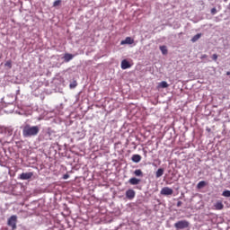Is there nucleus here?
Returning a JSON list of instances; mask_svg holds the SVG:
<instances>
[{
  "instance_id": "obj_1",
  "label": "nucleus",
  "mask_w": 230,
  "mask_h": 230,
  "mask_svg": "<svg viewBox=\"0 0 230 230\" xmlns=\"http://www.w3.org/2000/svg\"><path fill=\"white\" fill-rule=\"evenodd\" d=\"M39 132H40V128L39 126L26 124L22 128L23 137H35V136H39Z\"/></svg>"
},
{
  "instance_id": "obj_2",
  "label": "nucleus",
  "mask_w": 230,
  "mask_h": 230,
  "mask_svg": "<svg viewBox=\"0 0 230 230\" xmlns=\"http://www.w3.org/2000/svg\"><path fill=\"white\" fill-rule=\"evenodd\" d=\"M175 229H188L190 223L187 220H181L174 224Z\"/></svg>"
},
{
  "instance_id": "obj_3",
  "label": "nucleus",
  "mask_w": 230,
  "mask_h": 230,
  "mask_svg": "<svg viewBox=\"0 0 230 230\" xmlns=\"http://www.w3.org/2000/svg\"><path fill=\"white\" fill-rule=\"evenodd\" d=\"M9 227H12L13 230L17 229V216H11L7 221Z\"/></svg>"
},
{
  "instance_id": "obj_4",
  "label": "nucleus",
  "mask_w": 230,
  "mask_h": 230,
  "mask_svg": "<svg viewBox=\"0 0 230 230\" xmlns=\"http://www.w3.org/2000/svg\"><path fill=\"white\" fill-rule=\"evenodd\" d=\"M160 193L162 195H164V196H168V195H173V189L170 188V187H164Z\"/></svg>"
},
{
  "instance_id": "obj_5",
  "label": "nucleus",
  "mask_w": 230,
  "mask_h": 230,
  "mask_svg": "<svg viewBox=\"0 0 230 230\" xmlns=\"http://www.w3.org/2000/svg\"><path fill=\"white\" fill-rule=\"evenodd\" d=\"M33 177V172H22L20 174L19 179L21 181H28V179H31Z\"/></svg>"
},
{
  "instance_id": "obj_6",
  "label": "nucleus",
  "mask_w": 230,
  "mask_h": 230,
  "mask_svg": "<svg viewBox=\"0 0 230 230\" xmlns=\"http://www.w3.org/2000/svg\"><path fill=\"white\" fill-rule=\"evenodd\" d=\"M126 197H127V199H128V200H132L133 199L136 198V191L132 189H128L126 191Z\"/></svg>"
},
{
  "instance_id": "obj_7",
  "label": "nucleus",
  "mask_w": 230,
  "mask_h": 230,
  "mask_svg": "<svg viewBox=\"0 0 230 230\" xmlns=\"http://www.w3.org/2000/svg\"><path fill=\"white\" fill-rule=\"evenodd\" d=\"M128 182H129V184H131V186H137V184H140L141 179L133 177L128 180Z\"/></svg>"
},
{
  "instance_id": "obj_8",
  "label": "nucleus",
  "mask_w": 230,
  "mask_h": 230,
  "mask_svg": "<svg viewBox=\"0 0 230 230\" xmlns=\"http://www.w3.org/2000/svg\"><path fill=\"white\" fill-rule=\"evenodd\" d=\"M121 46H124V44H134V39L130 37H127L124 40L120 42Z\"/></svg>"
},
{
  "instance_id": "obj_9",
  "label": "nucleus",
  "mask_w": 230,
  "mask_h": 230,
  "mask_svg": "<svg viewBox=\"0 0 230 230\" xmlns=\"http://www.w3.org/2000/svg\"><path fill=\"white\" fill-rule=\"evenodd\" d=\"M130 67V63L127 61V59H123L121 61V69H129Z\"/></svg>"
},
{
  "instance_id": "obj_10",
  "label": "nucleus",
  "mask_w": 230,
  "mask_h": 230,
  "mask_svg": "<svg viewBox=\"0 0 230 230\" xmlns=\"http://www.w3.org/2000/svg\"><path fill=\"white\" fill-rule=\"evenodd\" d=\"M73 58H75V55H73V54L66 53L64 55L65 62H70V60H73Z\"/></svg>"
},
{
  "instance_id": "obj_11",
  "label": "nucleus",
  "mask_w": 230,
  "mask_h": 230,
  "mask_svg": "<svg viewBox=\"0 0 230 230\" xmlns=\"http://www.w3.org/2000/svg\"><path fill=\"white\" fill-rule=\"evenodd\" d=\"M215 209H217V211H220L222 209H224V203H222V201H217L215 205H214Z\"/></svg>"
},
{
  "instance_id": "obj_12",
  "label": "nucleus",
  "mask_w": 230,
  "mask_h": 230,
  "mask_svg": "<svg viewBox=\"0 0 230 230\" xmlns=\"http://www.w3.org/2000/svg\"><path fill=\"white\" fill-rule=\"evenodd\" d=\"M164 175V169L159 168L155 172L156 179H159V177H163Z\"/></svg>"
},
{
  "instance_id": "obj_13",
  "label": "nucleus",
  "mask_w": 230,
  "mask_h": 230,
  "mask_svg": "<svg viewBox=\"0 0 230 230\" xmlns=\"http://www.w3.org/2000/svg\"><path fill=\"white\" fill-rule=\"evenodd\" d=\"M131 160L133 163H140L141 155H133Z\"/></svg>"
},
{
  "instance_id": "obj_14",
  "label": "nucleus",
  "mask_w": 230,
  "mask_h": 230,
  "mask_svg": "<svg viewBox=\"0 0 230 230\" xmlns=\"http://www.w3.org/2000/svg\"><path fill=\"white\" fill-rule=\"evenodd\" d=\"M204 186H208V182H206L205 181H201L198 183L197 188L198 190H202Z\"/></svg>"
},
{
  "instance_id": "obj_15",
  "label": "nucleus",
  "mask_w": 230,
  "mask_h": 230,
  "mask_svg": "<svg viewBox=\"0 0 230 230\" xmlns=\"http://www.w3.org/2000/svg\"><path fill=\"white\" fill-rule=\"evenodd\" d=\"M134 175L136 177H143V171H141V169H137L134 171Z\"/></svg>"
},
{
  "instance_id": "obj_16",
  "label": "nucleus",
  "mask_w": 230,
  "mask_h": 230,
  "mask_svg": "<svg viewBox=\"0 0 230 230\" xmlns=\"http://www.w3.org/2000/svg\"><path fill=\"white\" fill-rule=\"evenodd\" d=\"M200 37H202V33H198V34H196V35L191 39V42H197V40H199V39H200Z\"/></svg>"
},
{
  "instance_id": "obj_17",
  "label": "nucleus",
  "mask_w": 230,
  "mask_h": 230,
  "mask_svg": "<svg viewBox=\"0 0 230 230\" xmlns=\"http://www.w3.org/2000/svg\"><path fill=\"white\" fill-rule=\"evenodd\" d=\"M159 87H162V89H166L167 87H169V84L165 81H163L159 84Z\"/></svg>"
},
{
  "instance_id": "obj_18",
  "label": "nucleus",
  "mask_w": 230,
  "mask_h": 230,
  "mask_svg": "<svg viewBox=\"0 0 230 230\" xmlns=\"http://www.w3.org/2000/svg\"><path fill=\"white\" fill-rule=\"evenodd\" d=\"M160 50L162 51L163 55L168 54V49H166V46H160Z\"/></svg>"
},
{
  "instance_id": "obj_19",
  "label": "nucleus",
  "mask_w": 230,
  "mask_h": 230,
  "mask_svg": "<svg viewBox=\"0 0 230 230\" xmlns=\"http://www.w3.org/2000/svg\"><path fill=\"white\" fill-rule=\"evenodd\" d=\"M60 4H62V0H56V1L53 3V6H54V7L60 6Z\"/></svg>"
},
{
  "instance_id": "obj_20",
  "label": "nucleus",
  "mask_w": 230,
  "mask_h": 230,
  "mask_svg": "<svg viewBox=\"0 0 230 230\" xmlns=\"http://www.w3.org/2000/svg\"><path fill=\"white\" fill-rule=\"evenodd\" d=\"M4 66L8 67L9 69H12V60L6 61Z\"/></svg>"
},
{
  "instance_id": "obj_21",
  "label": "nucleus",
  "mask_w": 230,
  "mask_h": 230,
  "mask_svg": "<svg viewBox=\"0 0 230 230\" xmlns=\"http://www.w3.org/2000/svg\"><path fill=\"white\" fill-rule=\"evenodd\" d=\"M223 197H230V190H224L222 193Z\"/></svg>"
},
{
  "instance_id": "obj_22",
  "label": "nucleus",
  "mask_w": 230,
  "mask_h": 230,
  "mask_svg": "<svg viewBox=\"0 0 230 230\" xmlns=\"http://www.w3.org/2000/svg\"><path fill=\"white\" fill-rule=\"evenodd\" d=\"M76 85H78V83H76V81H74L72 84H70V89H75Z\"/></svg>"
},
{
  "instance_id": "obj_23",
  "label": "nucleus",
  "mask_w": 230,
  "mask_h": 230,
  "mask_svg": "<svg viewBox=\"0 0 230 230\" xmlns=\"http://www.w3.org/2000/svg\"><path fill=\"white\" fill-rule=\"evenodd\" d=\"M217 59H218V55L213 54L212 60H215V62H217Z\"/></svg>"
},
{
  "instance_id": "obj_24",
  "label": "nucleus",
  "mask_w": 230,
  "mask_h": 230,
  "mask_svg": "<svg viewBox=\"0 0 230 230\" xmlns=\"http://www.w3.org/2000/svg\"><path fill=\"white\" fill-rule=\"evenodd\" d=\"M211 13H213V15H215V13H217V8H212L211 9Z\"/></svg>"
},
{
  "instance_id": "obj_25",
  "label": "nucleus",
  "mask_w": 230,
  "mask_h": 230,
  "mask_svg": "<svg viewBox=\"0 0 230 230\" xmlns=\"http://www.w3.org/2000/svg\"><path fill=\"white\" fill-rule=\"evenodd\" d=\"M63 179H64V180L69 179V174H67V173H66V174H64V175H63Z\"/></svg>"
},
{
  "instance_id": "obj_26",
  "label": "nucleus",
  "mask_w": 230,
  "mask_h": 230,
  "mask_svg": "<svg viewBox=\"0 0 230 230\" xmlns=\"http://www.w3.org/2000/svg\"><path fill=\"white\" fill-rule=\"evenodd\" d=\"M181 206H182V201H178L177 202V208H181Z\"/></svg>"
},
{
  "instance_id": "obj_27",
  "label": "nucleus",
  "mask_w": 230,
  "mask_h": 230,
  "mask_svg": "<svg viewBox=\"0 0 230 230\" xmlns=\"http://www.w3.org/2000/svg\"><path fill=\"white\" fill-rule=\"evenodd\" d=\"M201 58H208V55H206V54L202 55Z\"/></svg>"
},
{
  "instance_id": "obj_28",
  "label": "nucleus",
  "mask_w": 230,
  "mask_h": 230,
  "mask_svg": "<svg viewBox=\"0 0 230 230\" xmlns=\"http://www.w3.org/2000/svg\"><path fill=\"white\" fill-rule=\"evenodd\" d=\"M226 75H227V76H229L230 75V72H226Z\"/></svg>"
},
{
  "instance_id": "obj_29",
  "label": "nucleus",
  "mask_w": 230,
  "mask_h": 230,
  "mask_svg": "<svg viewBox=\"0 0 230 230\" xmlns=\"http://www.w3.org/2000/svg\"><path fill=\"white\" fill-rule=\"evenodd\" d=\"M225 1H227V0H225Z\"/></svg>"
}]
</instances>
